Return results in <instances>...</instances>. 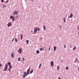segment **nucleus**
I'll return each instance as SVG.
<instances>
[{"mask_svg":"<svg viewBox=\"0 0 79 79\" xmlns=\"http://www.w3.org/2000/svg\"><path fill=\"white\" fill-rule=\"evenodd\" d=\"M54 51H56V47L54 46Z\"/></svg>","mask_w":79,"mask_h":79,"instance_id":"obj_12","label":"nucleus"},{"mask_svg":"<svg viewBox=\"0 0 79 79\" xmlns=\"http://www.w3.org/2000/svg\"><path fill=\"white\" fill-rule=\"evenodd\" d=\"M11 58H14V53L13 52H12L11 54Z\"/></svg>","mask_w":79,"mask_h":79,"instance_id":"obj_10","label":"nucleus"},{"mask_svg":"<svg viewBox=\"0 0 79 79\" xmlns=\"http://www.w3.org/2000/svg\"><path fill=\"white\" fill-rule=\"evenodd\" d=\"M40 51H42L43 50V48H40Z\"/></svg>","mask_w":79,"mask_h":79,"instance_id":"obj_25","label":"nucleus"},{"mask_svg":"<svg viewBox=\"0 0 79 79\" xmlns=\"http://www.w3.org/2000/svg\"><path fill=\"white\" fill-rule=\"evenodd\" d=\"M41 66H42V64H40L39 66V68H40V67H41Z\"/></svg>","mask_w":79,"mask_h":79,"instance_id":"obj_21","label":"nucleus"},{"mask_svg":"<svg viewBox=\"0 0 79 79\" xmlns=\"http://www.w3.org/2000/svg\"><path fill=\"white\" fill-rule=\"evenodd\" d=\"M23 61H24V57L23 58Z\"/></svg>","mask_w":79,"mask_h":79,"instance_id":"obj_36","label":"nucleus"},{"mask_svg":"<svg viewBox=\"0 0 79 79\" xmlns=\"http://www.w3.org/2000/svg\"><path fill=\"white\" fill-rule=\"evenodd\" d=\"M24 75H25L26 76H27V74L26 73V72H24Z\"/></svg>","mask_w":79,"mask_h":79,"instance_id":"obj_14","label":"nucleus"},{"mask_svg":"<svg viewBox=\"0 0 79 79\" xmlns=\"http://www.w3.org/2000/svg\"><path fill=\"white\" fill-rule=\"evenodd\" d=\"M33 71H34V70H32L30 72V74H32V73H33Z\"/></svg>","mask_w":79,"mask_h":79,"instance_id":"obj_18","label":"nucleus"},{"mask_svg":"<svg viewBox=\"0 0 79 79\" xmlns=\"http://www.w3.org/2000/svg\"><path fill=\"white\" fill-rule=\"evenodd\" d=\"M37 32V28L35 27L34 28V32H35V33H36Z\"/></svg>","mask_w":79,"mask_h":79,"instance_id":"obj_8","label":"nucleus"},{"mask_svg":"<svg viewBox=\"0 0 79 79\" xmlns=\"http://www.w3.org/2000/svg\"><path fill=\"white\" fill-rule=\"evenodd\" d=\"M57 68L58 70H59V67L58 66L57 67Z\"/></svg>","mask_w":79,"mask_h":79,"instance_id":"obj_37","label":"nucleus"},{"mask_svg":"<svg viewBox=\"0 0 79 79\" xmlns=\"http://www.w3.org/2000/svg\"><path fill=\"white\" fill-rule=\"evenodd\" d=\"M25 76H25V75H23V78H25Z\"/></svg>","mask_w":79,"mask_h":79,"instance_id":"obj_28","label":"nucleus"},{"mask_svg":"<svg viewBox=\"0 0 79 79\" xmlns=\"http://www.w3.org/2000/svg\"><path fill=\"white\" fill-rule=\"evenodd\" d=\"M73 17V14L72 13H71L70 15V18H71Z\"/></svg>","mask_w":79,"mask_h":79,"instance_id":"obj_13","label":"nucleus"},{"mask_svg":"<svg viewBox=\"0 0 79 79\" xmlns=\"http://www.w3.org/2000/svg\"><path fill=\"white\" fill-rule=\"evenodd\" d=\"M75 61H77V59H76Z\"/></svg>","mask_w":79,"mask_h":79,"instance_id":"obj_45","label":"nucleus"},{"mask_svg":"<svg viewBox=\"0 0 79 79\" xmlns=\"http://www.w3.org/2000/svg\"><path fill=\"white\" fill-rule=\"evenodd\" d=\"M43 27L44 30H46V27H45V25L43 26Z\"/></svg>","mask_w":79,"mask_h":79,"instance_id":"obj_11","label":"nucleus"},{"mask_svg":"<svg viewBox=\"0 0 79 79\" xmlns=\"http://www.w3.org/2000/svg\"><path fill=\"white\" fill-rule=\"evenodd\" d=\"M7 69H8V64H5V66L4 68V71H6Z\"/></svg>","mask_w":79,"mask_h":79,"instance_id":"obj_1","label":"nucleus"},{"mask_svg":"<svg viewBox=\"0 0 79 79\" xmlns=\"http://www.w3.org/2000/svg\"><path fill=\"white\" fill-rule=\"evenodd\" d=\"M64 48H66V45L65 44H64Z\"/></svg>","mask_w":79,"mask_h":79,"instance_id":"obj_34","label":"nucleus"},{"mask_svg":"<svg viewBox=\"0 0 79 79\" xmlns=\"http://www.w3.org/2000/svg\"><path fill=\"white\" fill-rule=\"evenodd\" d=\"M20 60H21V58L20 57L18 58V61H20Z\"/></svg>","mask_w":79,"mask_h":79,"instance_id":"obj_23","label":"nucleus"},{"mask_svg":"<svg viewBox=\"0 0 79 79\" xmlns=\"http://www.w3.org/2000/svg\"><path fill=\"white\" fill-rule=\"evenodd\" d=\"M78 70L79 71V68H78Z\"/></svg>","mask_w":79,"mask_h":79,"instance_id":"obj_46","label":"nucleus"},{"mask_svg":"<svg viewBox=\"0 0 79 79\" xmlns=\"http://www.w3.org/2000/svg\"><path fill=\"white\" fill-rule=\"evenodd\" d=\"M33 32V31H31V32H32H32Z\"/></svg>","mask_w":79,"mask_h":79,"instance_id":"obj_44","label":"nucleus"},{"mask_svg":"<svg viewBox=\"0 0 79 79\" xmlns=\"http://www.w3.org/2000/svg\"><path fill=\"white\" fill-rule=\"evenodd\" d=\"M2 66V63L0 64V68H1V67Z\"/></svg>","mask_w":79,"mask_h":79,"instance_id":"obj_33","label":"nucleus"},{"mask_svg":"<svg viewBox=\"0 0 79 79\" xmlns=\"http://www.w3.org/2000/svg\"><path fill=\"white\" fill-rule=\"evenodd\" d=\"M43 51H45L46 50V48H45L44 47L43 48Z\"/></svg>","mask_w":79,"mask_h":79,"instance_id":"obj_22","label":"nucleus"},{"mask_svg":"<svg viewBox=\"0 0 79 79\" xmlns=\"http://www.w3.org/2000/svg\"><path fill=\"white\" fill-rule=\"evenodd\" d=\"M58 79H61V78H60V77H59Z\"/></svg>","mask_w":79,"mask_h":79,"instance_id":"obj_42","label":"nucleus"},{"mask_svg":"<svg viewBox=\"0 0 79 79\" xmlns=\"http://www.w3.org/2000/svg\"><path fill=\"white\" fill-rule=\"evenodd\" d=\"M48 50H49V51L50 50V47H49Z\"/></svg>","mask_w":79,"mask_h":79,"instance_id":"obj_39","label":"nucleus"},{"mask_svg":"<svg viewBox=\"0 0 79 79\" xmlns=\"http://www.w3.org/2000/svg\"><path fill=\"white\" fill-rule=\"evenodd\" d=\"M37 30L38 31H40V29L39 28H38Z\"/></svg>","mask_w":79,"mask_h":79,"instance_id":"obj_30","label":"nucleus"},{"mask_svg":"<svg viewBox=\"0 0 79 79\" xmlns=\"http://www.w3.org/2000/svg\"><path fill=\"white\" fill-rule=\"evenodd\" d=\"M39 53H40L39 51V50L36 51V53H37V54H39Z\"/></svg>","mask_w":79,"mask_h":79,"instance_id":"obj_17","label":"nucleus"},{"mask_svg":"<svg viewBox=\"0 0 79 79\" xmlns=\"http://www.w3.org/2000/svg\"><path fill=\"white\" fill-rule=\"evenodd\" d=\"M14 39H15V38H14L12 39V42H13V41H14Z\"/></svg>","mask_w":79,"mask_h":79,"instance_id":"obj_32","label":"nucleus"},{"mask_svg":"<svg viewBox=\"0 0 79 79\" xmlns=\"http://www.w3.org/2000/svg\"><path fill=\"white\" fill-rule=\"evenodd\" d=\"M54 65V63H53V61H52L51 62V66H53Z\"/></svg>","mask_w":79,"mask_h":79,"instance_id":"obj_9","label":"nucleus"},{"mask_svg":"<svg viewBox=\"0 0 79 79\" xmlns=\"http://www.w3.org/2000/svg\"><path fill=\"white\" fill-rule=\"evenodd\" d=\"M29 40H27L26 41V43H27V44H29Z\"/></svg>","mask_w":79,"mask_h":79,"instance_id":"obj_20","label":"nucleus"},{"mask_svg":"<svg viewBox=\"0 0 79 79\" xmlns=\"http://www.w3.org/2000/svg\"><path fill=\"white\" fill-rule=\"evenodd\" d=\"M2 7H5V5H4V6H2Z\"/></svg>","mask_w":79,"mask_h":79,"instance_id":"obj_38","label":"nucleus"},{"mask_svg":"<svg viewBox=\"0 0 79 79\" xmlns=\"http://www.w3.org/2000/svg\"><path fill=\"white\" fill-rule=\"evenodd\" d=\"M10 69V68L8 69V70H9V72H10V71H11V70H10V69Z\"/></svg>","mask_w":79,"mask_h":79,"instance_id":"obj_29","label":"nucleus"},{"mask_svg":"<svg viewBox=\"0 0 79 79\" xmlns=\"http://www.w3.org/2000/svg\"><path fill=\"white\" fill-rule=\"evenodd\" d=\"M76 60H75L74 61V63H76L78 59H77V58H76Z\"/></svg>","mask_w":79,"mask_h":79,"instance_id":"obj_16","label":"nucleus"},{"mask_svg":"<svg viewBox=\"0 0 79 79\" xmlns=\"http://www.w3.org/2000/svg\"><path fill=\"white\" fill-rule=\"evenodd\" d=\"M10 18L11 19H12V21H15V17H13V16L12 15H11L10 16Z\"/></svg>","mask_w":79,"mask_h":79,"instance_id":"obj_5","label":"nucleus"},{"mask_svg":"<svg viewBox=\"0 0 79 79\" xmlns=\"http://www.w3.org/2000/svg\"><path fill=\"white\" fill-rule=\"evenodd\" d=\"M68 69H69L68 67H66V69H67V70H68Z\"/></svg>","mask_w":79,"mask_h":79,"instance_id":"obj_26","label":"nucleus"},{"mask_svg":"<svg viewBox=\"0 0 79 79\" xmlns=\"http://www.w3.org/2000/svg\"><path fill=\"white\" fill-rule=\"evenodd\" d=\"M22 51H23V49H22V48H20L18 50V52L19 53H21L22 52Z\"/></svg>","mask_w":79,"mask_h":79,"instance_id":"obj_3","label":"nucleus"},{"mask_svg":"<svg viewBox=\"0 0 79 79\" xmlns=\"http://www.w3.org/2000/svg\"><path fill=\"white\" fill-rule=\"evenodd\" d=\"M8 64L9 66V68H10V69H11L12 68V66H11V63H10V62H9L8 63Z\"/></svg>","mask_w":79,"mask_h":79,"instance_id":"obj_2","label":"nucleus"},{"mask_svg":"<svg viewBox=\"0 0 79 79\" xmlns=\"http://www.w3.org/2000/svg\"><path fill=\"white\" fill-rule=\"evenodd\" d=\"M23 35H21V40H22L23 39Z\"/></svg>","mask_w":79,"mask_h":79,"instance_id":"obj_19","label":"nucleus"},{"mask_svg":"<svg viewBox=\"0 0 79 79\" xmlns=\"http://www.w3.org/2000/svg\"><path fill=\"white\" fill-rule=\"evenodd\" d=\"M15 41L16 42H18V40H17V38H15Z\"/></svg>","mask_w":79,"mask_h":79,"instance_id":"obj_24","label":"nucleus"},{"mask_svg":"<svg viewBox=\"0 0 79 79\" xmlns=\"http://www.w3.org/2000/svg\"><path fill=\"white\" fill-rule=\"evenodd\" d=\"M70 47H71V45H70Z\"/></svg>","mask_w":79,"mask_h":79,"instance_id":"obj_47","label":"nucleus"},{"mask_svg":"<svg viewBox=\"0 0 79 79\" xmlns=\"http://www.w3.org/2000/svg\"><path fill=\"white\" fill-rule=\"evenodd\" d=\"M68 18H69V15Z\"/></svg>","mask_w":79,"mask_h":79,"instance_id":"obj_40","label":"nucleus"},{"mask_svg":"<svg viewBox=\"0 0 79 79\" xmlns=\"http://www.w3.org/2000/svg\"><path fill=\"white\" fill-rule=\"evenodd\" d=\"M8 2H9V0H7L6 2V3H8Z\"/></svg>","mask_w":79,"mask_h":79,"instance_id":"obj_27","label":"nucleus"},{"mask_svg":"<svg viewBox=\"0 0 79 79\" xmlns=\"http://www.w3.org/2000/svg\"><path fill=\"white\" fill-rule=\"evenodd\" d=\"M30 71V69H28L27 70V74L28 75L29 74Z\"/></svg>","mask_w":79,"mask_h":79,"instance_id":"obj_7","label":"nucleus"},{"mask_svg":"<svg viewBox=\"0 0 79 79\" xmlns=\"http://www.w3.org/2000/svg\"><path fill=\"white\" fill-rule=\"evenodd\" d=\"M1 2L2 3H3V2H4L3 0H1Z\"/></svg>","mask_w":79,"mask_h":79,"instance_id":"obj_35","label":"nucleus"},{"mask_svg":"<svg viewBox=\"0 0 79 79\" xmlns=\"http://www.w3.org/2000/svg\"><path fill=\"white\" fill-rule=\"evenodd\" d=\"M11 25H12V24L11 22H9V23L7 24V26L8 27H10Z\"/></svg>","mask_w":79,"mask_h":79,"instance_id":"obj_4","label":"nucleus"},{"mask_svg":"<svg viewBox=\"0 0 79 79\" xmlns=\"http://www.w3.org/2000/svg\"><path fill=\"white\" fill-rule=\"evenodd\" d=\"M76 47H75L74 48H73V50H74L76 49Z\"/></svg>","mask_w":79,"mask_h":79,"instance_id":"obj_31","label":"nucleus"},{"mask_svg":"<svg viewBox=\"0 0 79 79\" xmlns=\"http://www.w3.org/2000/svg\"><path fill=\"white\" fill-rule=\"evenodd\" d=\"M61 26H60V28L61 29Z\"/></svg>","mask_w":79,"mask_h":79,"instance_id":"obj_41","label":"nucleus"},{"mask_svg":"<svg viewBox=\"0 0 79 79\" xmlns=\"http://www.w3.org/2000/svg\"><path fill=\"white\" fill-rule=\"evenodd\" d=\"M18 15H17V18H18Z\"/></svg>","mask_w":79,"mask_h":79,"instance_id":"obj_43","label":"nucleus"},{"mask_svg":"<svg viewBox=\"0 0 79 79\" xmlns=\"http://www.w3.org/2000/svg\"><path fill=\"white\" fill-rule=\"evenodd\" d=\"M18 12H17L15 10L14 11V13L13 14V15H18Z\"/></svg>","mask_w":79,"mask_h":79,"instance_id":"obj_6","label":"nucleus"},{"mask_svg":"<svg viewBox=\"0 0 79 79\" xmlns=\"http://www.w3.org/2000/svg\"><path fill=\"white\" fill-rule=\"evenodd\" d=\"M66 17H65V18H64L63 19L64 21V23H66V20L65 19H66Z\"/></svg>","mask_w":79,"mask_h":79,"instance_id":"obj_15","label":"nucleus"}]
</instances>
